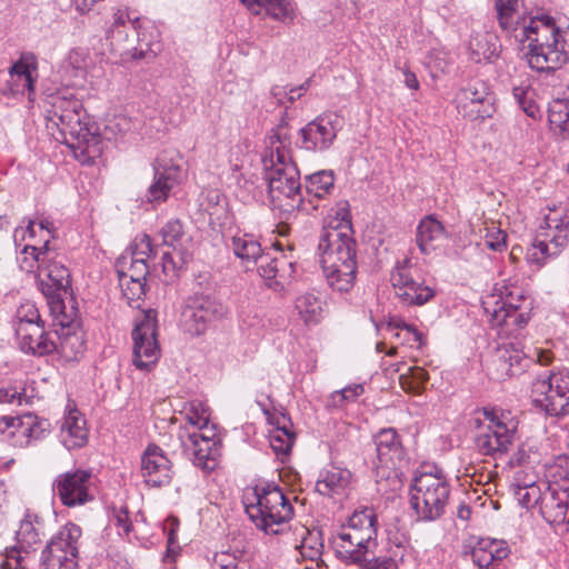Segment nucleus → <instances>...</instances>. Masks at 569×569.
Returning a JSON list of instances; mask_svg holds the SVG:
<instances>
[{"label": "nucleus", "mask_w": 569, "mask_h": 569, "mask_svg": "<svg viewBox=\"0 0 569 569\" xmlns=\"http://www.w3.org/2000/svg\"><path fill=\"white\" fill-rule=\"evenodd\" d=\"M356 247L348 202H342L336 217L323 228L318 244L323 276L336 291L348 292L355 284L358 268Z\"/></svg>", "instance_id": "obj_1"}, {"label": "nucleus", "mask_w": 569, "mask_h": 569, "mask_svg": "<svg viewBox=\"0 0 569 569\" xmlns=\"http://www.w3.org/2000/svg\"><path fill=\"white\" fill-rule=\"evenodd\" d=\"M48 120L63 136V142L73 149L76 157L94 159L101 154V139L97 128L86 121L82 102L73 94L58 93L49 99Z\"/></svg>", "instance_id": "obj_2"}, {"label": "nucleus", "mask_w": 569, "mask_h": 569, "mask_svg": "<svg viewBox=\"0 0 569 569\" xmlns=\"http://www.w3.org/2000/svg\"><path fill=\"white\" fill-rule=\"evenodd\" d=\"M519 42L528 41L526 57L529 66L539 71H555L567 60V52L559 48V29L547 14L530 17L513 32Z\"/></svg>", "instance_id": "obj_3"}, {"label": "nucleus", "mask_w": 569, "mask_h": 569, "mask_svg": "<svg viewBox=\"0 0 569 569\" xmlns=\"http://www.w3.org/2000/svg\"><path fill=\"white\" fill-rule=\"evenodd\" d=\"M377 538V515L371 508L355 510L347 525L331 538L337 559L345 565L361 566Z\"/></svg>", "instance_id": "obj_4"}, {"label": "nucleus", "mask_w": 569, "mask_h": 569, "mask_svg": "<svg viewBox=\"0 0 569 569\" xmlns=\"http://www.w3.org/2000/svg\"><path fill=\"white\" fill-rule=\"evenodd\" d=\"M264 179L272 206L284 213L306 210L301 193L299 171L291 161H286V154H278V162L271 156L270 163L263 159Z\"/></svg>", "instance_id": "obj_5"}, {"label": "nucleus", "mask_w": 569, "mask_h": 569, "mask_svg": "<svg viewBox=\"0 0 569 569\" xmlns=\"http://www.w3.org/2000/svg\"><path fill=\"white\" fill-rule=\"evenodd\" d=\"M481 413L482 418L476 419V447L483 456L501 458L508 453L515 442L518 421L507 420L502 411L493 408H483Z\"/></svg>", "instance_id": "obj_6"}, {"label": "nucleus", "mask_w": 569, "mask_h": 569, "mask_svg": "<svg viewBox=\"0 0 569 569\" xmlns=\"http://www.w3.org/2000/svg\"><path fill=\"white\" fill-rule=\"evenodd\" d=\"M246 511L259 529L271 535H278L279 527L293 517L292 505L274 483H268L257 491V503L247 506Z\"/></svg>", "instance_id": "obj_7"}, {"label": "nucleus", "mask_w": 569, "mask_h": 569, "mask_svg": "<svg viewBox=\"0 0 569 569\" xmlns=\"http://www.w3.org/2000/svg\"><path fill=\"white\" fill-rule=\"evenodd\" d=\"M410 495V503L418 518L433 521L445 513L450 488L442 476L426 472L413 478Z\"/></svg>", "instance_id": "obj_8"}, {"label": "nucleus", "mask_w": 569, "mask_h": 569, "mask_svg": "<svg viewBox=\"0 0 569 569\" xmlns=\"http://www.w3.org/2000/svg\"><path fill=\"white\" fill-rule=\"evenodd\" d=\"M568 214L551 210L545 217V224L538 228L535 240L527 250V261L537 267L543 266L549 259L562 252L568 244Z\"/></svg>", "instance_id": "obj_9"}, {"label": "nucleus", "mask_w": 569, "mask_h": 569, "mask_svg": "<svg viewBox=\"0 0 569 569\" xmlns=\"http://www.w3.org/2000/svg\"><path fill=\"white\" fill-rule=\"evenodd\" d=\"M47 536V527L41 517L27 512L16 532L17 545L7 548L1 555L0 569H29L30 552L36 551Z\"/></svg>", "instance_id": "obj_10"}, {"label": "nucleus", "mask_w": 569, "mask_h": 569, "mask_svg": "<svg viewBox=\"0 0 569 569\" xmlns=\"http://www.w3.org/2000/svg\"><path fill=\"white\" fill-rule=\"evenodd\" d=\"M228 313L227 307L214 296L194 293L188 297L182 306L180 323L192 337L203 335L208 328Z\"/></svg>", "instance_id": "obj_11"}, {"label": "nucleus", "mask_w": 569, "mask_h": 569, "mask_svg": "<svg viewBox=\"0 0 569 569\" xmlns=\"http://www.w3.org/2000/svg\"><path fill=\"white\" fill-rule=\"evenodd\" d=\"M482 306L491 325L505 328L506 333L521 329L529 320L530 302L520 288L508 292L506 298L491 297Z\"/></svg>", "instance_id": "obj_12"}, {"label": "nucleus", "mask_w": 569, "mask_h": 569, "mask_svg": "<svg viewBox=\"0 0 569 569\" xmlns=\"http://www.w3.org/2000/svg\"><path fill=\"white\" fill-rule=\"evenodd\" d=\"M532 402L549 417L569 413V370L563 369L532 385Z\"/></svg>", "instance_id": "obj_13"}, {"label": "nucleus", "mask_w": 569, "mask_h": 569, "mask_svg": "<svg viewBox=\"0 0 569 569\" xmlns=\"http://www.w3.org/2000/svg\"><path fill=\"white\" fill-rule=\"evenodd\" d=\"M81 528L67 523L47 543L41 552L42 569H77Z\"/></svg>", "instance_id": "obj_14"}, {"label": "nucleus", "mask_w": 569, "mask_h": 569, "mask_svg": "<svg viewBox=\"0 0 569 569\" xmlns=\"http://www.w3.org/2000/svg\"><path fill=\"white\" fill-rule=\"evenodd\" d=\"M154 179L147 190L149 202H163L182 179V157L173 148L162 150L153 163Z\"/></svg>", "instance_id": "obj_15"}, {"label": "nucleus", "mask_w": 569, "mask_h": 569, "mask_svg": "<svg viewBox=\"0 0 569 569\" xmlns=\"http://www.w3.org/2000/svg\"><path fill=\"white\" fill-rule=\"evenodd\" d=\"M40 274H44L48 281L40 280L39 286L47 299L52 315L63 313L66 309L63 297L71 296V279L69 270L60 261L46 256V263L38 267Z\"/></svg>", "instance_id": "obj_16"}, {"label": "nucleus", "mask_w": 569, "mask_h": 569, "mask_svg": "<svg viewBox=\"0 0 569 569\" xmlns=\"http://www.w3.org/2000/svg\"><path fill=\"white\" fill-rule=\"evenodd\" d=\"M133 357L137 369L149 371L158 361L160 348L157 341V321L148 312L132 330Z\"/></svg>", "instance_id": "obj_17"}, {"label": "nucleus", "mask_w": 569, "mask_h": 569, "mask_svg": "<svg viewBox=\"0 0 569 569\" xmlns=\"http://www.w3.org/2000/svg\"><path fill=\"white\" fill-rule=\"evenodd\" d=\"M52 487L62 505L67 507L82 506L94 498L91 470L76 469L61 473Z\"/></svg>", "instance_id": "obj_18"}, {"label": "nucleus", "mask_w": 569, "mask_h": 569, "mask_svg": "<svg viewBox=\"0 0 569 569\" xmlns=\"http://www.w3.org/2000/svg\"><path fill=\"white\" fill-rule=\"evenodd\" d=\"M390 281L397 297L407 306H422L435 297V289L416 280L410 268V260L398 261L391 271Z\"/></svg>", "instance_id": "obj_19"}, {"label": "nucleus", "mask_w": 569, "mask_h": 569, "mask_svg": "<svg viewBox=\"0 0 569 569\" xmlns=\"http://www.w3.org/2000/svg\"><path fill=\"white\" fill-rule=\"evenodd\" d=\"M184 453L194 466L203 470H214L217 459L220 456L219 440L214 430L211 436H204L201 431H192L180 435Z\"/></svg>", "instance_id": "obj_20"}, {"label": "nucleus", "mask_w": 569, "mask_h": 569, "mask_svg": "<svg viewBox=\"0 0 569 569\" xmlns=\"http://www.w3.org/2000/svg\"><path fill=\"white\" fill-rule=\"evenodd\" d=\"M337 114L319 116L299 130L301 148L308 151H323L330 148L338 132Z\"/></svg>", "instance_id": "obj_21"}, {"label": "nucleus", "mask_w": 569, "mask_h": 569, "mask_svg": "<svg viewBox=\"0 0 569 569\" xmlns=\"http://www.w3.org/2000/svg\"><path fill=\"white\" fill-rule=\"evenodd\" d=\"M141 475L149 487L160 488L171 482L174 475L172 462L160 447H147L141 457Z\"/></svg>", "instance_id": "obj_22"}, {"label": "nucleus", "mask_w": 569, "mask_h": 569, "mask_svg": "<svg viewBox=\"0 0 569 569\" xmlns=\"http://www.w3.org/2000/svg\"><path fill=\"white\" fill-rule=\"evenodd\" d=\"M527 367L528 358L525 353L513 345L508 343L495 350L488 370L493 379L505 380L521 373Z\"/></svg>", "instance_id": "obj_23"}, {"label": "nucleus", "mask_w": 569, "mask_h": 569, "mask_svg": "<svg viewBox=\"0 0 569 569\" xmlns=\"http://www.w3.org/2000/svg\"><path fill=\"white\" fill-rule=\"evenodd\" d=\"M107 38L113 50L122 58L126 46H137L142 28L138 18L131 19L126 10L118 9L113 13V21L107 29Z\"/></svg>", "instance_id": "obj_24"}, {"label": "nucleus", "mask_w": 569, "mask_h": 569, "mask_svg": "<svg viewBox=\"0 0 569 569\" xmlns=\"http://www.w3.org/2000/svg\"><path fill=\"white\" fill-rule=\"evenodd\" d=\"M19 348L32 356H48L54 352L53 332L44 330V322L16 327Z\"/></svg>", "instance_id": "obj_25"}, {"label": "nucleus", "mask_w": 569, "mask_h": 569, "mask_svg": "<svg viewBox=\"0 0 569 569\" xmlns=\"http://www.w3.org/2000/svg\"><path fill=\"white\" fill-rule=\"evenodd\" d=\"M61 326L60 331H53L54 352L67 361H74L84 351V340L80 332L72 331V319L66 309L63 313L53 315Z\"/></svg>", "instance_id": "obj_26"}, {"label": "nucleus", "mask_w": 569, "mask_h": 569, "mask_svg": "<svg viewBox=\"0 0 569 569\" xmlns=\"http://www.w3.org/2000/svg\"><path fill=\"white\" fill-rule=\"evenodd\" d=\"M256 266L267 286L277 292L284 290L295 273V263L284 256L271 257L270 253L262 252Z\"/></svg>", "instance_id": "obj_27"}, {"label": "nucleus", "mask_w": 569, "mask_h": 569, "mask_svg": "<svg viewBox=\"0 0 569 569\" xmlns=\"http://www.w3.org/2000/svg\"><path fill=\"white\" fill-rule=\"evenodd\" d=\"M510 550L502 540L490 538H478L473 543L463 547V555H469L472 562L480 569L495 567L499 561L506 559Z\"/></svg>", "instance_id": "obj_28"}, {"label": "nucleus", "mask_w": 569, "mask_h": 569, "mask_svg": "<svg viewBox=\"0 0 569 569\" xmlns=\"http://www.w3.org/2000/svg\"><path fill=\"white\" fill-rule=\"evenodd\" d=\"M540 512L543 519L552 525H569V492L548 486L541 496Z\"/></svg>", "instance_id": "obj_29"}, {"label": "nucleus", "mask_w": 569, "mask_h": 569, "mask_svg": "<svg viewBox=\"0 0 569 569\" xmlns=\"http://www.w3.org/2000/svg\"><path fill=\"white\" fill-rule=\"evenodd\" d=\"M457 100L465 109L471 107L470 112H476V118L491 117L493 110L491 97L481 81L469 82L459 91Z\"/></svg>", "instance_id": "obj_30"}, {"label": "nucleus", "mask_w": 569, "mask_h": 569, "mask_svg": "<svg viewBox=\"0 0 569 569\" xmlns=\"http://www.w3.org/2000/svg\"><path fill=\"white\" fill-rule=\"evenodd\" d=\"M377 458L381 466L398 468L405 459V450L395 429H382L375 437Z\"/></svg>", "instance_id": "obj_31"}, {"label": "nucleus", "mask_w": 569, "mask_h": 569, "mask_svg": "<svg viewBox=\"0 0 569 569\" xmlns=\"http://www.w3.org/2000/svg\"><path fill=\"white\" fill-rule=\"evenodd\" d=\"M500 48L498 36L493 32L481 30L473 31L470 36L468 50L470 59L476 63L492 62L498 58Z\"/></svg>", "instance_id": "obj_32"}, {"label": "nucleus", "mask_w": 569, "mask_h": 569, "mask_svg": "<svg viewBox=\"0 0 569 569\" xmlns=\"http://www.w3.org/2000/svg\"><path fill=\"white\" fill-rule=\"evenodd\" d=\"M447 237L443 224L433 216L425 217L417 227L416 242L423 254L435 251Z\"/></svg>", "instance_id": "obj_33"}, {"label": "nucleus", "mask_w": 569, "mask_h": 569, "mask_svg": "<svg viewBox=\"0 0 569 569\" xmlns=\"http://www.w3.org/2000/svg\"><path fill=\"white\" fill-rule=\"evenodd\" d=\"M351 472L347 469L331 467L320 472L316 491L321 496L333 498L341 496L350 483Z\"/></svg>", "instance_id": "obj_34"}, {"label": "nucleus", "mask_w": 569, "mask_h": 569, "mask_svg": "<svg viewBox=\"0 0 569 569\" xmlns=\"http://www.w3.org/2000/svg\"><path fill=\"white\" fill-rule=\"evenodd\" d=\"M159 234L162 238L163 246L171 247L174 251H178L182 260L188 257L192 239L187 234L179 219L168 220L160 229Z\"/></svg>", "instance_id": "obj_35"}, {"label": "nucleus", "mask_w": 569, "mask_h": 569, "mask_svg": "<svg viewBox=\"0 0 569 569\" xmlns=\"http://www.w3.org/2000/svg\"><path fill=\"white\" fill-rule=\"evenodd\" d=\"M521 0H496L499 26L502 30L515 32L527 20L526 10H520Z\"/></svg>", "instance_id": "obj_36"}, {"label": "nucleus", "mask_w": 569, "mask_h": 569, "mask_svg": "<svg viewBox=\"0 0 569 569\" xmlns=\"http://www.w3.org/2000/svg\"><path fill=\"white\" fill-rule=\"evenodd\" d=\"M231 249L234 256L241 259L247 268L251 264H257L263 252L260 242L249 233L233 236L231 239Z\"/></svg>", "instance_id": "obj_37"}, {"label": "nucleus", "mask_w": 569, "mask_h": 569, "mask_svg": "<svg viewBox=\"0 0 569 569\" xmlns=\"http://www.w3.org/2000/svg\"><path fill=\"white\" fill-rule=\"evenodd\" d=\"M249 10L259 13L264 7L270 17L283 22H291L295 18V7L289 0H240Z\"/></svg>", "instance_id": "obj_38"}, {"label": "nucleus", "mask_w": 569, "mask_h": 569, "mask_svg": "<svg viewBox=\"0 0 569 569\" xmlns=\"http://www.w3.org/2000/svg\"><path fill=\"white\" fill-rule=\"evenodd\" d=\"M270 154L266 157L268 163H270L271 156L273 153V160L278 162V154H286V161H290L289 148L291 146V139L289 136V123L287 121V111L283 112L280 122L276 128L271 130L269 136Z\"/></svg>", "instance_id": "obj_39"}, {"label": "nucleus", "mask_w": 569, "mask_h": 569, "mask_svg": "<svg viewBox=\"0 0 569 569\" xmlns=\"http://www.w3.org/2000/svg\"><path fill=\"white\" fill-rule=\"evenodd\" d=\"M400 372L399 381L401 388L407 392L421 393L429 379L428 372L420 367H407L405 363H398L396 370Z\"/></svg>", "instance_id": "obj_40"}, {"label": "nucleus", "mask_w": 569, "mask_h": 569, "mask_svg": "<svg viewBox=\"0 0 569 569\" xmlns=\"http://www.w3.org/2000/svg\"><path fill=\"white\" fill-rule=\"evenodd\" d=\"M335 189V176L331 170H320L306 178V192L309 197L325 199Z\"/></svg>", "instance_id": "obj_41"}, {"label": "nucleus", "mask_w": 569, "mask_h": 569, "mask_svg": "<svg viewBox=\"0 0 569 569\" xmlns=\"http://www.w3.org/2000/svg\"><path fill=\"white\" fill-rule=\"evenodd\" d=\"M296 309L307 323H318L323 313L322 301L313 293H303L296 299Z\"/></svg>", "instance_id": "obj_42"}, {"label": "nucleus", "mask_w": 569, "mask_h": 569, "mask_svg": "<svg viewBox=\"0 0 569 569\" xmlns=\"http://www.w3.org/2000/svg\"><path fill=\"white\" fill-rule=\"evenodd\" d=\"M549 122L556 129L562 139H569V98L565 100H555L549 108Z\"/></svg>", "instance_id": "obj_43"}, {"label": "nucleus", "mask_w": 569, "mask_h": 569, "mask_svg": "<svg viewBox=\"0 0 569 569\" xmlns=\"http://www.w3.org/2000/svg\"><path fill=\"white\" fill-rule=\"evenodd\" d=\"M84 420L70 413L63 421L61 430L70 437V448L82 447L87 441Z\"/></svg>", "instance_id": "obj_44"}, {"label": "nucleus", "mask_w": 569, "mask_h": 569, "mask_svg": "<svg viewBox=\"0 0 569 569\" xmlns=\"http://www.w3.org/2000/svg\"><path fill=\"white\" fill-rule=\"evenodd\" d=\"M152 42L142 30V34L139 36L137 46H126L124 50H122V59L123 60H141L153 58L156 56V51L152 48Z\"/></svg>", "instance_id": "obj_45"}, {"label": "nucleus", "mask_w": 569, "mask_h": 569, "mask_svg": "<svg viewBox=\"0 0 569 569\" xmlns=\"http://www.w3.org/2000/svg\"><path fill=\"white\" fill-rule=\"evenodd\" d=\"M118 273L120 287H123L128 280L144 282L148 274V266L143 258H133L129 272L118 271Z\"/></svg>", "instance_id": "obj_46"}, {"label": "nucleus", "mask_w": 569, "mask_h": 569, "mask_svg": "<svg viewBox=\"0 0 569 569\" xmlns=\"http://www.w3.org/2000/svg\"><path fill=\"white\" fill-rule=\"evenodd\" d=\"M483 243L490 250L501 252L507 248V233L491 223L490 227H486Z\"/></svg>", "instance_id": "obj_47"}, {"label": "nucleus", "mask_w": 569, "mask_h": 569, "mask_svg": "<svg viewBox=\"0 0 569 569\" xmlns=\"http://www.w3.org/2000/svg\"><path fill=\"white\" fill-rule=\"evenodd\" d=\"M10 79L11 81H14L16 79L23 81V88H28L29 92L33 91L34 79L32 77L31 66L23 60L17 61L10 68Z\"/></svg>", "instance_id": "obj_48"}, {"label": "nucleus", "mask_w": 569, "mask_h": 569, "mask_svg": "<svg viewBox=\"0 0 569 569\" xmlns=\"http://www.w3.org/2000/svg\"><path fill=\"white\" fill-rule=\"evenodd\" d=\"M515 496L520 506L525 508L532 507L540 497V490L535 483L530 485H516Z\"/></svg>", "instance_id": "obj_49"}, {"label": "nucleus", "mask_w": 569, "mask_h": 569, "mask_svg": "<svg viewBox=\"0 0 569 569\" xmlns=\"http://www.w3.org/2000/svg\"><path fill=\"white\" fill-rule=\"evenodd\" d=\"M30 430L29 437L31 443L43 439L50 431V423L47 420H40L38 417L32 415H26L22 417Z\"/></svg>", "instance_id": "obj_50"}, {"label": "nucleus", "mask_w": 569, "mask_h": 569, "mask_svg": "<svg viewBox=\"0 0 569 569\" xmlns=\"http://www.w3.org/2000/svg\"><path fill=\"white\" fill-rule=\"evenodd\" d=\"M16 317H17V327L44 322L40 318L38 308L32 302L22 303L18 308Z\"/></svg>", "instance_id": "obj_51"}, {"label": "nucleus", "mask_w": 569, "mask_h": 569, "mask_svg": "<svg viewBox=\"0 0 569 569\" xmlns=\"http://www.w3.org/2000/svg\"><path fill=\"white\" fill-rule=\"evenodd\" d=\"M49 241L46 240L42 248H37L34 246H24L22 249V254L27 257H31L30 263L28 266L22 264V269L26 271H32L34 267H39L40 263H46V256L49 252Z\"/></svg>", "instance_id": "obj_52"}, {"label": "nucleus", "mask_w": 569, "mask_h": 569, "mask_svg": "<svg viewBox=\"0 0 569 569\" xmlns=\"http://www.w3.org/2000/svg\"><path fill=\"white\" fill-rule=\"evenodd\" d=\"M312 539L313 533L309 532L308 537L303 538L299 547V552L303 559H310L311 561H316L317 567L320 568L322 565H325L323 560L321 559L323 545L318 543V546H309L308 541Z\"/></svg>", "instance_id": "obj_53"}, {"label": "nucleus", "mask_w": 569, "mask_h": 569, "mask_svg": "<svg viewBox=\"0 0 569 569\" xmlns=\"http://www.w3.org/2000/svg\"><path fill=\"white\" fill-rule=\"evenodd\" d=\"M28 430L30 429L27 426L26 421L23 420V418H20L14 429L10 431V436L7 440L10 441V443L14 447H28L29 445H31Z\"/></svg>", "instance_id": "obj_54"}, {"label": "nucleus", "mask_w": 569, "mask_h": 569, "mask_svg": "<svg viewBox=\"0 0 569 569\" xmlns=\"http://www.w3.org/2000/svg\"><path fill=\"white\" fill-rule=\"evenodd\" d=\"M121 290L128 303L133 305L144 295V282L128 280V282H124V286L121 287Z\"/></svg>", "instance_id": "obj_55"}, {"label": "nucleus", "mask_w": 569, "mask_h": 569, "mask_svg": "<svg viewBox=\"0 0 569 569\" xmlns=\"http://www.w3.org/2000/svg\"><path fill=\"white\" fill-rule=\"evenodd\" d=\"M270 446L277 455H288L293 446L291 438H283L279 431H273L270 436Z\"/></svg>", "instance_id": "obj_56"}, {"label": "nucleus", "mask_w": 569, "mask_h": 569, "mask_svg": "<svg viewBox=\"0 0 569 569\" xmlns=\"http://www.w3.org/2000/svg\"><path fill=\"white\" fill-rule=\"evenodd\" d=\"M26 399L23 392H19L16 387L0 388V402L1 403H14L22 405Z\"/></svg>", "instance_id": "obj_57"}, {"label": "nucleus", "mask_w": 569, "mask_h": 569, "mask_svg": "<svg viewBox=\"0 0 569 569\" xmlns=\"http://www.w3.org/2000/svg\"><path fill=\"white\" fill-rule=\"evenodd\" d=\"M528 358V365L530 362H537L541 366H548L551 363L553 356L550 350L535 348L529 355H525Z\"/></svg>", "instance_id": "obj_58"}, {"label": "nucleus", "mask_w": 569, "mask_h": 569, "mask_svg": "<svg viewBox=\"0 0 569 569\" xmlns=\"http://www.w3.org/2000/svg\"><path fill=\"white\" fill-rule=\"evenodd\" d=\"M213 565L218 567V569H239L237 558L227 552L216 553Z\"/></svg>", "instance_id": "obj_59"}, {"label": "nucleus", "mask_w": 569, "mask_h": 569, "mask_svg": "<svg viewBox=\"0 0 569 569\" xmlns=\"http://www.w3.org/2000/svg\"><path fill=\"white\" fill-rule=\"evenodd\" d=\"M365 569H398V565L391 557H377L373 560L365 561Z\"/></svg>", "instance_id": "obj_60"}, {"label": "nucleus", "mask_w": 569, "mask_h": 569, "mask_svg": "<svg viewBox=\"0 0 569 569\" xmlns=\"http://www.w3.org/2000/svg\"><path fill=\"white\" fill-rule=\"evenodd\" d=\"M157 253L158 247L152 244L150 236L143 234L137 243L136 254H141L150 258L157 256Z\"/></svg>", "instance_id": "obj_61"}, {"label": "nucleus", "mask_w": 569, "mask_h": 569, "mask_svg": "<svg viewBox=\"0 0 569 569\" xmlns=\"http://www.w3.org/2000/svg\"><path fill=\"white\" fill-rule=\"evenodd\" d=\"M20 418L2 416L0 417V435L3 437V440H7L10 436V431L14 429L17 422Z\"/></svg>", "instance_id": "obj_62"}, {"label": "nucleus", "mask_w": 569, "mask_h": 569, "mask_svg": "<svg viewBox=\"0 0 569 569\" xmlns=\"http://www.w3.org/2000/svg\"><path fill=\"white\" fill-rule=\"evenodd\" d=\"M341 390H342L343 395L346 396V401H352V400L357 399L365 391L363 386L360 383L348 386Z\"/></svg>", "instance_id": "obj_63"}, {"label": "nucleus", "mask_w": 569, "mask_h": 569, "mask_svg": "<svg viewBox=\"0 0 569 569\" xmlns=\"http://www.w3.org/2000/svg\"><path fill=\"white\" fill-rule=\"evenodd\" d=\"M403 330L412 336V340L418 343V348L421 349L425 346V336L413 325L402 323Z\"/></svg>", "instance_id": "obj_64"}]
</instances>
